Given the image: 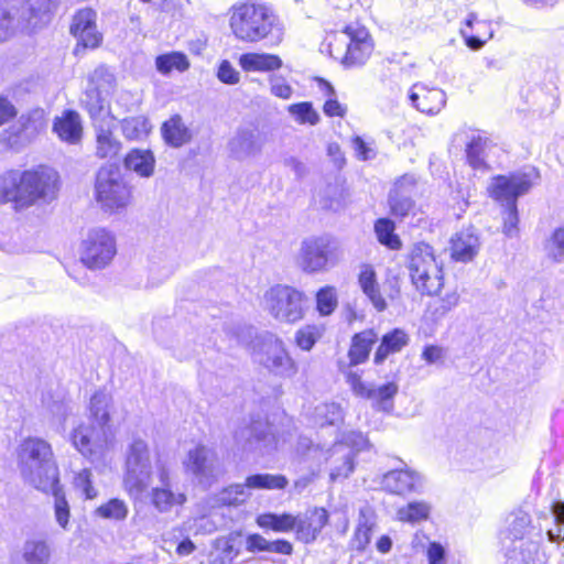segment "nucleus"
<instances>
[{
	"label": "nucleus",
	"instance_id": "3",
	"mask_svg": "<svg viewBox=\"0 0 564 564\" xmlns=\"http://www.w3.org/2000/svg\"><path fill=\"white\" fill-rule=\"evenodd\" d=\"M229 22L235 36L243 42L254 43L267 39L271 44H278L283 39L284 31L278 17L262 3L234 6Z\"/></svg>",
	"mask_w": 564,
	"mask_h": 564
},
{
	"label": "nucleus",
	"instance_id": "45",
	"mask_svg": "<svg viewBox=\"0 0 564 564\" xmlns=\"http://www.w3.org/2000/svg\"><path fill=\"white\" fill-rule=\"evenodd\" d=\"M432 507L427 501L415 500L411 501L397 510V518L399 521L417 523L429 519Z\"/></svg>",
	"mask_w": 564,
	"mask_h": 564
},
{
	"label": "nucleus",
	"instance_id": "4",
	"mask_svg": "<svg viewBox=\"0 0 564 564\" xmlns=\"http://www.w3.org/2000/svg\"><path fill=\"white\" fill-rule=\"evenodd\" d=\"M21 475L37 490L47 492L59 480L51 444L41 437H26L18 448Z\"/></svg>",
	"mask_w": 564,
	"mask_h": 564
},
{
	"label": "nucleus",
	"instance_id": "15",
	"mask_svg": "<svg viewBox=\"0 0 564 564\" xmlns=\"http://www.w3.org/2000/svg\"><path fill=\"white\" fill-rule=\"evenodd\" d=\"M256 360L269 372L281 378H292L297 372L296 362L288 352L283 340L272 334H267L261 339Z\"/></svg>",
	"mask_w": 564,
	"mask_h": 564
},
{
	"label": "nucleus",
	"instance_id": "19",
	"mask_svg": "<svg viewBox=\"0 0 564 564\" xmlns=\"http://www.w3.org/2000/svg\"><path fill=\"white\" fill-rule=\"evenodd\" d=\"M382 489L397 496L420 495L424 491L425 479L417 470L404 467L386 473L381 479Z\"/></svg>",
	"mask_w": 564,
	"mask_h": 564
},
{
	"label": "nucleus",
	"instance_id": "58",
	"mask_svg": "<svg viewBox=\"0 0 564 564\" xmlns=\"http://www.w3.org/2000/svg\"><path fill=\"white\" fill-rule=\"evenodd\" d=\"M73 35L77 39L75 54H79L80 50L97 48L102 41V35L98 32L97 25Z\"/></svg>",
	"mask_w": 564,
	"mask_h": 564
},
{
	"label": "nucleus",
	"instance_id": "54",
	"mask_svg": "<svg viewBox=\"0 0 564 564\" xmlns=\"http://www.w3.org/2000/svg\"><path fill=\"white\" fill-rule=\"evenodd\" d=\"M96 513L104 519L122 521L128 517L129 509L123 500L113 498L99 506Z\"/></svg>",
	"mask_w": 564,
	"mask_h": 564
},
{
	"label": "nucleus",
	"instance_id": "2",
	"mask_svg": "<svg viewBox=\"0 0 564 564\" xmlns=\"http://www.w3.org/2000/svg\"><path fill=\"white\" fill-rule=\"evenodd\" d=\"M57 4L58 0H0V42L42 30Z\"/></svg>",
	"mask_w": 564,
	"mask_h": 564
},
{
	"label": "nucleus",
	"instance_id": "7",
	"mask_svg": "<svg viewBox=\"0 0 564 564\" xmlns=\"http://www.w3.org/2000/svg\"><path fill=\"white\" fill-rule=\"evenodd\" d=\"M153 478L154 470H152L148 444L143 440H134L127 452L123 489L132 500L141 501Z\"/></svg>",
	"mask_w": 564,
	"mask_h": 564
},
{
	"label": "nucleus",
	"instance_id": "52",
	"mask_svg": "<svg viewBox=\"0 0 564 564\" xmlns=\"http://www.w3.org/2000/svg\"><path fill=\"white\" fill-rule=\"evenodd\" d=\"M375 231L380 243L387 246L391 250H399L401 248V241L394 234V224L390 219H378L375 224Z\"/></svg>",
	"mask_w": 564,
	"mask_h": 564
},
{
	"label": "nucleus",
	"instance_id": "6",
	"mask_svg": "<svg viewBox=\"0 0 564 564\" xmlns=\"http://www.w3.org/2000/svg\"><path fill=\"white\" fill-rule=\"evenodd\" d=\"M411 282L422 295H436L444 285L443 264L437 260L432 246L419 242L409 254Z\"/></svg>",
	"mask_w": 564,
	"mask_h": 564
},
{
	"label": "nucleus",
	"instance_id": "44",
	"mask_svg": "<svg viewBox=\"0 0 564 564\" xmlns=\"http://www.w3.org/2000/svg\"><path fill=\"white\" fill-rule=\"evenodd\" d=\"M256 522L262 529H270L274 532H290L295 529L296 517L290 513L265 512L259 514Z\"/></svg>",
	"mask_w": 564,
	"mask_h": 564
},
{
	"label": "nucleus",
	"instance_id": "24",
	"mask_svg": "<svg viewBox=\"0 0 564 564\" xmlns=\"http://www.w3.org/2000/svg\"><path fill=\"white\" fill-rule=\"evenodd\" d=\"M539 549V542L533 540H518L505 545V564H544Z\"/></svg>",
	"mask_w": 564,
	"mask_h": 564
},
{
	"label": "nucleus",
	"instance_id": "34",
	"mask_svg": "<svg viewBox=\"0 0 564 564\" xmlns=\"http://www.w3.org/2000/svg\"><path fill=\"white\" fill-rule=\"evenodd\" d=\"M162 135L165 142L174 148H180L192 139V132L180 115L172 116L163 123Z\"/></svg>",
	"mask_w": 564,
	"mask_h": 564
},
{
	"label": "nucleus",
	"instance_id": "38",
	"mask_svg": "<svg viewBox=\"0 0 564 564\" xmlns=\"http://www.w3.org/2000/svg\"><path fill=\"white\" fill-rule=\"evenodd\" d=\"M124 165L142 177H149L154 172L155 159L150 150L133 149L126 159Z\"/></svg>",
	"mask_w": 564,
	"mask_h": 564
},
{
	"label": "nucleus",
	"instance_id": "47",
	"mask_svg": "<svg viewBox=\"0 0 564 564\" xmlns=\"http://www.w3.org/2000/svg\"><path fill=\"white\" fill-rule=\"evenodd\" d=\"M88 87L110 96L116 89V77L105 65H99L88 75Z\"/></svg>",
	"mask_w": 564,
	"mask_h": 564
},
{
	"label": "nucleus",
	"instance_id": "40",
	"mask_svg": "<svg viewBox=\"0 0 564 564\" xmlns=\"http://www.w3.org/2000/svg\"><path fill=\"white\" fill-rule=\"evenodd\" d=\"M508 528L502 538V545L516 543L518 540H530L525 536L531 523L530 516L524 511H517L509 516Z\"/></svg>",
	"mask_w": 564,
	"mask_h": 564
},
{
	"label": "nucleus",
	"instance_id": "35",
	"mask_svg": "<svg viewBox=\"0 0 564 564\" xmlns=\"http://www.w3.org/2000/svg\"><path fill=\"white\" fill-rule=\"evenodd\" d=\"M399 391V386L391 381L382 386H370L365 398L372 401V406L382 412H391L393 410V399Z\"/></svg>",
	"mask_w": 564,
	"mask_h": 564
},
{
	"label": "nucleus",
	"instance_id": "14",
	"mask_svg": "<svg viewBox=\"0 0 564 564\" xmlns=\"http://www.w3.org/2000/svg\"><path fill=\"white\" fill-rule=\"evenodd\" d=\"M116 253L115 236L104 228L89 230L80 246V261L89 269L105 268Z\"/></svg>",
	"mask_w": 564,
	"mask_h": 564
},
{
	"label": "nucleus",
	"instance_id": "57",
	"mask_svg": "<svg viewBox=\"0 0 564 564\" xmlns=\"http://www.w3.org/2000/svg\"><path fill=\"white\" fill-rule=\"evenodd\" d=\"M289 112L300 123H310L314 126L319 121V115L314 110L311 102L293 104L289 107Z\"/></svg>",
	"mask_w": 564,
	"mask_h": 564
},
{
	"label": "nucleus",
	"instance_id": "32",
	"mask_svg": "<svg viewBox=\"0 0 564 564\" xmlns=\"http://www.w3.org/2000/svg\"><path fill=\"white\" fill-rule=\"evenodd\" d=\"M375 513L370 507H362L359 510L358 524L354 536L350 540V547L356 551H364L370 542L375 527Z\"/></svg>",
	"mask_w": 564,
	"mask_h": 564
},
{
	"label": "nucleus",
	"instance_id": "25",
	"mask_svg": "<svg viewBox=\"0 0 564 564\" xmlns=\"http://www.w3.org/2000/svg\"><path fill=\"white\" fill-rule=\"evenodd\" d=\"M479 249V238L469 229L456 232L451 239V258L456 262L467 263L473 261Z\"/></svg>",
	"mask_w": 564,
	"mask_h": 564
},
{
	"label": "nucleus",
	"instance_id": "50",
	"mask_svg": "<svg viewBox=\"0 0 564 564\" xmlns=\"http://www.w3.org/2000/svg\"><path fill=\"white\" fill-rule=\"evenodd\" d=\"M48 492H51L54 497L55 520L63 530H67L69 524L70 510L65 494L59 486V481L55 485L54 488L48 489L46 494Z\"/></svg>",
	"mask_w": 564,
	"mask_h": 564
},
{
	"label": "nucleus",
	"instance_id": "26",
	"mask_svg": "<svg viewBox=\"0 0 564 564\" xmlns=\"http://www.w3.org/2000/svg\"><path fill=\"white\" fill-rule=\"evenodd\" d=\"M328 520L327 511L324 508H315L305 513L304 517H296V534L304 543L313 542L321 533Z\"/></svg>",
	"mask_w": 564,
	"mask_h": 564
},
{
	"label": "nucleus",
	"instance_id": "62",
	"mask_svg": "<svg viewBox=\"0 0 564 564\" xmlns=\"http://www.w3.org/2000/svg\"><path fill=\"white\" fill-rule=\"evenodd\" d=\"M319 330L314 325H307L295 334L296 345L303 350H311L319 337Z\"/></svg>",
	"mask_w": 564,
	"mask_h": 564
},
{
	"label": "nucleus",
	"instance_id": "5",
	"mask_svg": "<svg viewBox=\"0 0 564 564\" xmlns=\"http://www.w3.org/2000/svg\"><path fill=\"white\" fill-rule=\"evenodd\" d=\"M539 178L534 169L529 172L495 176L489 186L491 196L505 204L503 232L513 237L518 230V197L527 194Z\"/></svg>",
	"mask_w": 564,
	"mask_h": 564
},
{
	"label": "nucleus",
	"instance_id": "53",
	"mask_svg": "<svg viewBox=\"0 0 564 564\" xmlns=\"http://www.w3.org/2000/svg\"><path fill=\"white\" fill-rule=\"evenodd\" d=\"M338 305L337 291L334 286L326 285L316 293V310L322 316L330 315Z\"/></svg>",
	"mask_w": 564,
	"mask_h": 564
},
{
	"label": "nucleus",
	"instance_id": "1",
	"mask_svg": "<svg viewBox=\"0 0 564 564\" xmlns=\"http://www.w3.org/2000/svg\"><path fill=\"white\" fill-rule=\"evenodd\" d=\"M58 191V173L47 166L20 172L9 170L0 176V203H12L14 209L50 203Z\"/></svg>",
	"mask_w": 564,
	"mask_h": 564
},
{
	"label": "nucleus",
	"instance_id": "27",
	"mask_svg": "<svg viewBox=\"0 0 564 564\" xmlns=\"http://www.w3.org/2000/svg\"><path fill=\"white\" fill-rule=\"evenodd\" d=\"M53 132L59 140L68 144H78L83 138V124L79 115L74 110H65L53 122Z\"/></svg>",
	"mask_w": 564,
	"mask_h": 564
},
{
	"label": "nucleus",
	"instance_id": "18",
	"mask_svg": "<svg viewBox=\"0 0 564 564\" xmlns=\"http://www.w3.org/2000/svg\"><path fill=\"white\" fill-rule=\"evenodd\" d=\"M186 471L206 487L214 484L223 474V468L216 452L205 445H198L187 453L184 460Z\"/></svg>",
	"mask_w": 564,
	"mask_h": 564
},
{
	"label": "nucleus",
	"instance_id": "33",
	"mask_svg": "<svg viewBox=\"0 0 564 564\" xmlns=\"http://www.w3.org/2000/svg\"><path fill=\"white\" fill-rule=\"evenodd\" d=\"M239 65L246 72H271L282 66L278 55L265 53H245L239 57Z\"/></svg>",
	"mask_w": 564,
	"mask_h": 564
},
{
	"label": "nucleus",
	"instance_id": "10",
	"mask_svg": "<svg viewBox=\"0 0 564 564\" xmlns=\"http://www.w3.org/2000/svg\"><path fill=\"white\" fill-rule=\"evenodd\" d=\"M175 478L171 465L166 460L156 459L153 482L144 498H149L153 508L161 513L170 512L186 502V495L180 489Z\"/></svg>",
	"mask_w": 564,
	"mask_h": 564
},
{
	"label": "nucleus",
	"instance_id": "29",
	"mask_svg": "<svg viewBox=\"0 0 564 564\" xmlns=\"http://www.w3.org/2000/svg\"><path fill=\"white\" fill-rule=\"evenodd\" d=\"M377 340L378 334L371 328L355 334L348 350L349 365L357 366L366 362Z\"/></svg>",
	"mask_w": 564,
	"mask_h": 564
},
{
	"label": "nucleus",
	"instance_id": "59",
	"mask_svg": "<svg viewBox=\"0 0 564 564\" xmlns=\"http://www.w3.org/2000/svg\"><path fill=\"white\" fill-rule=\"evenodd\" d=\"M91 477V470L88 468L82 469L74 477L75 489L80 491L86 499H94L98 495L97 489L93 486Z\"/></svg>",
	"mask_w": 564,
	"mask_h": 564
},
{
	"label": "nucleus",
	"instance_id": "64",
	"mask_svg": "<svg viewBox=\"0 0 564 564\" xmlns=\"http://www.w3.org/2000/svg\"><path fill=\"white\" fill-rule=\"evenodd\" d=\"M42 403L47 412L52 415V417L57 420H65L67 414V406L63 400H54L52 395H43Z\"/></svg>",
	"mask_w": 564,
	"mask_h": 564
},
{
	"label": "nucleus",
	"instance_id": "46",
	"mask_svg": "<svg viewBox=\"0 0 564 564\" xmlns=\"http://www.w3.org/2000/svg\"><path fill=\"white\" fill-rule=\"evenodd\" d=\"M249 490H280L284 489L289 480L283 475L253 474L246 478Z\"/></svg>",
	"mask_w": 564,
	"mask_h": 564
},
{
	"label": "nucleus",
	"instance_id": "17",
	"mask_svg": "<svg viewBox=\"0 0 564 564\" xmlns=\"http://www.w3.org/2000/svg\"><path fill=\"white\" fill-rule=\"evenodd\" d=\"M236 444L243 451L267 455L275 448V437L269 423L261 419H252L235 432Z\"/></svg>",
	"mask_w": 564,
	"mask_h": 564
},
{
	"label": "nucleus",
	"instance_id": "51",
	"mask_svg": "<svg viewBox=\"0 0 564 564\" xmlns=\"http://www.w3.org/2000/svg\"><path fill=\"white\" fill-rule=\"evenodd\" d=\"M155 66L162 74H169L172 69L184 72L189 67L187 56L180 52L159 55L155 59Z\"/></svg>",
	"mask_w": 564,
	"mask_h": 564
},
{
	"label": "nucleus",
	"instance_id": "56",
	"mask_svg": "<svg viewBox=\"0 0 564 564\" xmlns=\"http://www.w3.org/2000/svg\"><path fill=\"white\" fill-rule=\"evenodd\" d=\"M336 444L345 445L352 451V458L362 451L370 447V443L366 435L361 432L349 431L341 434V437L335 442Z\"/></svg>",
	"mask_w": 564,
	"mask_h": 564
},
{
	"label": "nucleus",
	"instance_id": "13",
	"mask_svg": "<svg viewBox=\"0 0 564 564\" xmlns=\"http://www.w3.org/2000/svg\"><path fill=\"white\" fill-rule=\"evenodd\" d=\"M270 314L283 323H296L304 317L305 294L289 285H275L264 295Z\"/></svg>",
	"mask_w": 564,
	"mask_h": 564
},
{
	"label": "nucleus",
	"instance_id": "30",
	"mask_svg": "<svg viewBox=\"0 0 564 564\" xmlns=\"http://www.w3.org/2000/svg\"><path fill=\"white\" fill-rule=\"evenodd\" d=\"M238 540L239 535L234 533L217 538L208 557L209 564H231L240 554Z\"/></svg>",
	"mask_w": 564,
	"mask_h": 564
},
{
	"label": "nucleus",
	"instance_id": "8",
	"mask_svg": "<svg viewBox=\"0 0 564 564\" xmlns=\"http://www.w3.org/2000/svg\"><path fill=\"white\" fill-rule=\"evenodd\" d=\"M341 258L339 242L329 235L311 236L301 242L299 264L305 273L326 272Z\"/></svg>",
	"mask_w": 564,
	"mask_h": 564
},
{
	"label": "nucleus",
	"instance_id": "39",
	"mask_svg": "<svg viewBox=\"0 0 564 564\" xmlns=\"http://www.w3.org/2000/svg\"><path fill=\"white\" fill-rule=\"evenodd\" d=\"M405 178L399 181L389 194V206L391 214L399 218H404L415 208V203L411 195L403 187Z\"/></svg>",
	"mask_w": 564,
	"mask_h": 564
},
{
	"label": "nucleus",
	"instance_id": "21",
	"mask_svg": "<svg viewBox=\"0 0 564 564\" xmlns=\"http://www.w3.org/2000/svg\"><path fill=\"white\" fill-rule=\"evenodd\" d=\"M316 449L322 452L326 464L329 466L330 481L346 479L354 471L355 459L349 447L334 443L325 451L319 445L316 446Z\"/></svg>",
	"mask_w": 564,
	"mask_h": 564
},
{
	"label": "nucleus",
	"instance_id": "28",
	"mask_svg": "<svg viewBox=\"0 0 564 564\" xmlns=\"http://www.w3.org/2000/svg\"><path fill=\"white\" fill-rule=\"evenodd\" d=\"M358 284L362 293L378 312L387 310V302L381 294L375 269L370 264H364L358 274Z\"/></svg>",
	"mask_w": 564,
	"mask_h": 564
},
{
	"label": "nucleus",
	"instance_id": "48",
	"mask_svg": "<svg viewBox=\"0 0 564 564\" xmlns=\"http://www.w3.org/2000/svg\"><path fill=\"white\" fill-rule=\"evenodd\" d=\"M121 130L126 139L140 141L149 134L151 131V124L145 117L135 116L123 119L121 122Z\"/></svg>",
	"mask_w": 564,
	"mask_h": 564
},
{
	"label": "nucleus",
	"instance_id": "20",
	"mask_svg": "<svg viewBox=\"0 0 564 564\" xmlns=\"http://www.w3.org/2000/svg\"><path fill=\"white\" fill-rule=\"evenodd\" d=\"M263 139L256 128H239L228 142L230 156L245 161L259 155L263 148Z\"/></svg>",
	"mask_w": 564,
	"mask_h": 564
},
{
	"label": "nucleus",
	"instance_id": "55",
	"mask_svg": "<svg viewBox=\"0 0 564 564\" xmlns=\"http://www.w3.org/2000/svg\"><path fill=\"white\" fill-rule=\"evenodd\" d=\"M555 527L546 531L549 541L561 542L564 547V501H555L551 507Z\"/></svg>",
	"mask_w": 564,
	"mask_h": 564
},
{
	"label": "nucleus",
	"instance_id": "36",
	"mask_svg": "<svg viewBox=\"0 0 564 564\" xmlns=\"http://www.w3.org/2000/svg\"><path fill=\"white\" fill-rule=\"evenodd\" d=\"M96 129V156L99 159H113L121 150V142L104 124L95 123Z\"/></svg>",
	"mask_w": 564,
	"mask_h": 564
},
{
	"label": "nucleus",
	"instance_id": "43",
	"mask_svg": "<svg viewBox=\"0 0 564 564\" xmlns=\"http://www.w3.org/2000/svg\"><path fill=\"white\" fill-rule=\"evenodd\" d=\"M312 419L315 425L321 427L336 426L344 421V411L336 402H324L314 408Z\"/></svg>",
	"mask_w": 564,
	"mask_h": 564
},
{
	"label": "nucleus",
	"instance_id": "23",
	"mask_svg": "<svg viewBox=\"0 0 564 564\" xmlns=\"http://www.w3.org/2000/svg\"><path fill=\"white\" fill-rule=\"evenodd\" d=\"M465 152L469 166L475 171H488L487 158L494 147L490 139L479 131L465 132Z\"/></svg>",
	"mask_w": 564,
	"mask_h": 564
},
{
	"label": "nucleus",
	"instance_id": "9",
	"mask_svg": "<svg viewBox=\"0 0 564 564\" xmlns=\"http://www.w3.org/2000/svg\"><path fill=\"white\" fill-rule=\"evenodd\" d=\"M328 46L329 54L346 67L364 65L373 48L369 32L359 25H347Z\"/></svg>",
	"mask_w": 564,
	"mask_h": 564
},
{
	"label": "nucleus",
	"instance_id": "60",
	"mask_svg": "<svg viewBox=\"0 0 564 564\" xmlns=\"http://www.w3.org/2000/svg\"><path fill=\"white\" fill-rule=\"evenodd\" d=\"M94 26H96V12L91 9H83L74 15L70 33L76 34Z\"/></svg>",
	"mask_w": 564,
	"mask_h": 564
},
{
	"label": "nucleus",
	"instance_id": "63",
	"mask_svg": "<svg viewBox=\"0 0 564 564\" xmlns=\"http://www.w3.org/2000/svg\"><path fill=\"white\" fill-rule=\"evenodd\" d=\"M323 85L325 86L327 96V100L324 104V112L328 117H344L346 113V107L336 99L335 89L327 82H323Z\"/></svg>",
	"mask_w": 564,
	"mask_h": 564
},
{
	"label": "nucleus",
	"instance_id": "16",
	"mask_svg": "<svg viewBox=\"0 0 564 564\" xmlns=\"http://www.w3.org/2000/svg\"><path fill=\"white\" fill-rule=\"evenodd\" d=\"M47 126L46 113L41 108H35L21 115L18 124H13L3 131L1 142L10 150L18 151L32 142Z\"/></svg>",
	"mask_w": 564,
	"mask_h": 564
},
{
	"label": "nucleus",
	"instance_id": "61",
	"mask_svg": "<svg viewBox=\"0 0 564 564\" xmlns=\"http://www.w3.org/2000/svg\"><path fill=\"white\" fill-rule=\"evenodd\" d=\"M549 257L554 261L561 262L564 260V227L557 228L546 245Z\"/></svg>",
	"mask_w": 564,
	"mask_h": 564
},
{
	"label": "nucleus",
	"instance_id": "11",
	"mask_svg": "<svg viewBox=\"0 0 564 564\" xmlns=\"http://www.w3.org/2000/svg\"><path fill=\"white\" fill-rule=\"evenodd\" d=\"M70 442L89 462L101 464L113 446L115 434L111 426L80 423L72 431Z\"/></svg>",
	"mask_w": 564,
	"mask_h": 564
},
{
	"label": "nucleus",
	"instance_id": "41",
	"mask_svg": "<svg viewBox=\"0 0 564 564\" xmlns=\"http://www.w3.org/2000/svg\"><path fill=\"white\" fill-rule=\"evenodd\" d=\"M51 546L44 539H28L22 546L24 564H48L51 560Z\"/></svg>",
	"mask_w": 564,
	"mask_h": 564
},
{
	"label": "nucleus",
	"instance_id": "31",
	"mask_svg": "<svg viewBox=\"0 0 564 564\" xmlns=\"http://www.w3.org/2000/svg\"><path fill=\"white\" fill-rule=\"evenodd\" d=\"M408 344L409 336L403 329H392L382 336L380 345L375 352L373 362L376 365L382 364L390 355L400 352Z\"/></svg>",
	"mask_w": 564,
	"mask_h": 564
},
{
	"label": "nucleus",
	"instance_id": "37",
	"mask_svg": "<svg viewBox=\"0 0 564 564\" xmlns=\"http://www.w3.org/2000/svg\"><path fill=\"white\" fill-rule=\"evenodd\" d=\"M108 95L96 90V88L86 87L82 97V105L89 113L94 124L108 115Z\"/></svg>",
	"mask_w": 564,
	"mask_h": 564
},
{
	"label": "nucleus",
	"instance_id": "22",
	"mask_svg": "<svg viewBox=\"0 0 564 564\" xmlns=\"http://www.w3.org/2000/svg\"><path fill=\"white\" fill-rule=\"evenodd\" d=\"M409 99L419 111L436 115L446 104V94L441 88H429L423 84H415L410 90Z\"/></svg>",
	"mask_w": 564,
	"mask_h": 564
},
{
	"label": "nucleus",
	"instance_id": "12",
	"mask_svg": "<svg viewBox=\"0 0 564 564\" xmlns=\"http://www.w3.org/2000/svg\"><path fill=\"white\" fill-rule=\"evenodd\" d=\"M97 202L105 210L119 212L130 203L131 192L117 166H102L96 177Z\"/></svg>",
	"mask_w": 564,
	"mask_h": 564
},
{
	"label": "nucleus",
	"instance_id": "49",
	"mask_svg": "<svg viewBox=\"0 0 564 564\" xmlns=\"http://www.w3.org/2000/svg\"><path fill=\"white\" fill-rule=\"evenodd\" d=\"M251 496L247 486L243 484H231L218 494V501L225 506H240L245 503Z\"/></svg>",
	"mask_w": 564,
	"mask_h": 564
},
{
	"label": "nucleus",
	"instance_id": "42",
	"mask_svg": "<svg viewBox=\"0 0 564 564\" xmlns=\"http://www.w3.org/2000/svg\"><path fill=\"white\" fill-rule=\"evenodd\" d=\"M111 404V397L105 391H97L90 398L89 402V419L93 424L98 426H110L109 406Z\"/></svg>",
	"mask_w": 564,
	"mask_h": 564
}]
</instances>
